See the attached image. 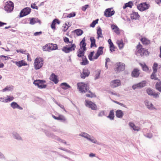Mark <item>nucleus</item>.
<instances>
[{"instance_id":"34","label":"nucleus","mask_w":161,"mask_h":161,"mask_svg":"<svg viewBox=\"0 0 161 161\" xmlns=\"http://www.w3.org/2000/svg\"><path fill=\"white\" fill-rule=\"evenodd\" d=\"M82 62L80 63L81 65H85L88 64V61L85 56L82 57Z\"/></svg>"},{"instance_id":"25","label":"nucleus","mask_w":161,"mask_h":161,"mask_svg":"<svg viewBox=\"0 0 161 161\" xmlns=\"http://www.w3.org/2000/svg\"><path fill=\"white\" fill-rule=\"evenodd\" d=\"M140 17L137 12L133 11L132 13L130 14V17L132 19L136 20L138 19Z\"/></svg>"},{"instance_id":"53","label":"nucleus","mask_w":161,"mask_h":161,"mask_svg":"<svg viewBox=\"0 0 161 161\" xmlns=\"http://www.w3.org/2000/svg\"><path fill=\"white\" fill-rule=\"evenodd\" d=\"M9 58L7 56L4 55H1L0 56V59L2 60H8Z\"/></svg>"},{"instance_id":"40","label":"nucleus","mask_w":161,"mask_h":161,"mask_svg":"<svg viewBox=\"0 0 161 161\" xmlns=\"http://www.w3.org/2000/svg\"><path fill=\"white\" fill-rule=\"evenodd\" d=\"M73 32L76 33L77 36L81 35L83 33V31L80 29L75 30L73 31Z\"/></svg>"},{"instance_id":"55","label":"nucleus","mask_w":161,"mask_h":161,"mask_svg":"<svg viewBox=\"0 0 161 161\" xmlns=\"http://www.w3.org/2000/svg\"><path fill=\"white\" fill-rule=\"evenodd\" d=\"M76 14L74 12H72L67 14L66 17L67 18H71L74 17L75 16Z\"/></svg>"},{"instance_id":"46","label":"nucleus","mask_w":161,"mask_h":161,"mask_svg":"<svg viewBox=\"0 0 161 161\" xmlns=\"http://www.w3.org/2000/svg\"><path fill=\"white\" fill-rule=\"evenodd\" d=\"M51 51L54 50L58 49L57 45L56 44L50 43Z\"/></svg>"},{"instance_id":"61","label":"nucleus","mask_w":161,"mask_h":161,"mask_svg":"<svg viewBox=\"0 0 161 161\" xmlns=\"http://www.w3.org/2000/svg\"><path fill=\"white\" fill-rule=\"evenodd\" d=\"M55 103H56V104L57 105H58L61 108L64 109V111H66V110H65V109L64 108V107L63 105H62L58 103L57 102H55Z\"/></svg>"},{"instance_id":"49","label":"nucleus","mask_w":161,"mask_h":161,"mask_svg":"<svg viewBox=\"0 0 161 161\" xmlns=\"http://www.w3.org/2000/svg\"><path fill=\"white\" fill-rule=\"evenodd\" d=\"M103 47H98L97 53L99 54L100 55H101L103 53Z\"/></svg>"},{"instance_id":"14","label":"nucleus","mask_w":161,"mask_h":161,"mask_svg":"<svg viewBox=\"0 0 161 161\" xmlns=\"http://www.w3.org/2000/svg\"><path fill=\"white\" fill-rule=\"evenodd\" d=\"M144 103L145 105L149 109L151 110H157V109L154 107L152 103L149 101L146 100L144 101Z\"/></svg>"},{"instance_id":"6","label":"nucleus","mask_w":161,"mask_h":161,"mask_svg":"<svg viewBox=\"0 0 161 161\" xmlns=\"http://www.w3.org/2000/svg\"><path fill=\"white\" fill-rule=\"evenodd\" d=\"M76 48V45L75 44H69L64 47L62 50L66 53H69L70 52L74 51Z\"/></svg>"},{"instance_id":"38","label":"nucleus","mask_w":161,"mask_h":161,"mask_svg":"<svg viewBox=\"0 0 161 161\" xmlns=\"http://www.w3.org/2000/svg\"><path fill=\"white\" fill-rule=\"evenodd\" d=\"M42 49L45 51H48L49 52L51 51L50 43L47 44L43 46L42 48Z\"/></svg>"},{"instance_id":"4","label":"nucleus","mask_w":161,"mask_h":161,"mask_svg":"<svg viewBox=\"0 0 161 161\" xmlns=\"http://www.w3.org/2000/svg\"><path fill=\"white\" fill-rule=\"evenodd\" d=\"M148 51L142 48V46L140 44L138 45L137 46L136 50L135 53L137 56H142L144 55H147L148 54Z\"/></svg>"},{"instance_id":"32","label":"nucleus","mask_w":161,"mask_h":161,"mask_svg":"<svg viewBox=\"0 0 161 161\" xmlns=\"http://www.w3.org/2000/svg\"><path fill=\"white\" fill-rule=\"evenodd\" d=\"M37 22L40 24L41 21L37 18H32L30 20V24L31 25H34Z\"/></svg>"},{"instance_id":"15","label":"nucleus","mask_w":161,"mask_h":161,"mask_svg":"<svg viewBox=\"0 0 161 161\" xmlns=\"http://www.w3.org/2000/svg\"><path fill=\"white\" fill-rule=\"evenodd\" d=\"M146 83V81H143L139 83L134 85L132 86V88L135 90L136 88H141L145 86Z\"/></svg>"},{"instance_id":"42","label":"nucleus","mask_w":161,"mask_h":161,"mask_svg":"<svg viewBox=\"0 0 161 161\" xmlns=\"http://www.w3.org/2000/svg\"><path fill=\"white\" fill-rule=\"evenodd\" d=\"M139 64L142 67L143 71H147L148 70V68L145 63H139Z\"/></svg>"},{"instance_id":"37","label":"nucleus","mask_w":161,"mask_h":161,"mask_svg":"<svg viewBox=\"0 0 161 161\" xmlns=\"http://www.w3.org/2000/svg\"><path fill=\"white\" fill-rule=\"evenodd\" d=\"M97 38L98 39L99 38L103 37V36L102 34V30L100 27H99L97 31Z\"/></svg>"},{"instance_id":"26","label":"nucleus","mask_w":161,"mask_h":161,"mask_svg":"<svg viewBox=\"0 0 161 161\" xmlns=\"http://www.w3.org/2000/svg\"><path fill=\"white\" fill-rule=\"evenodd\" d=\"M86 51H84L83 50V49L80 48L77 52V56L79 58H82L84 56H84V54Z\"/></svg>"},{"instance_id":"44","label":"nucleus","mask_w":161,"mask_h":161,"mask_svg":"<svg viewBox=\"0 0 161 161\" xmlns=\"http://www.w3.org/2000/svg\"><path fill=\"white\" fill-rule=\"evenodd\" d=\"M156 88L161 92V81L158 82L156 84Z\"/></svg>"},{"instance_id":"60","label":"nucleus","mask_w":161,"mask_h":161,"mask_svg":"<svg viewBox=\"0 0 161 161\" xmlns=\"http://www.w3.org/2000/svg\"><path fill=\"white\" fill-rule=\"evenodd\" d=\"M104 115V111H100L98 114L99 117H102Z\"/></svg>"},{"instance_id":"36","label":"nucleus","mask_w":161,"mask_h":161,"mask_svg":"<svg viewBox=\"0 0 161 161\" xmlns=\"http://www.w3.org/2000/svg\"><path fill=\"white\" fill-rule=\"evenodd\" d=\"M133 5V3L132 1H129L127 3L125 4V5L123 7V8L125 9L127 7H130L131 8L132 6Z\"/></svg>"},{"instance_id":"22","label":"nucleus","mask_w":161,"mask_h":161,"mask_svg":"<svg viewBox=\"0 0 161 161\" xmlns=\"http://www.w3.org/2000/svg\"><path fill=\"white\" fill-rule=\"evenodd\" d=\"M14 63L19 67L27 65V63L23 60L17 62H14Z\"/></svg>"},{"instance_id":"7","label":"nucleus","mask_w":161,"mask_h":161,"mask_svg":"<svg viewBox=\"0 0 161 161\" xmlns=\"http://www.w3.org/2000/svg\"><path fill=\"white\" fill-rule=\"evenodd\" d=\"M46 82V81L40 80H37L34 81L33 84L37 86L39 88H45L46 87L47 85L44 84Z\"/></svg>"},{"instance_id":"48","label":"nucleus","mask_w":161,"mask_h":161,"mask_svg":"<svg viewBox=\"0 0 161 161\" xmlns=\"http://www.w3.org/2000/svg\"><path fill=\"white\" fill-rule=\"evenodd\" d=\"M57 120H60L62 122H64L66 121V119L65 117L63 115H60L58 117Z\"/></svg>"},{"instance_id":"20","label":"nucleus","mask_w":161,"mask_h":161,"mask_svg":"<svg viewBox=\"0 0 161 161\" xmlns=\"http://www.w3.org/2000/svg\"><path fill=\"white\" fill-rule=\"evenodd\" d=\"M50 79L56 84H57L58 82V80L57 75L54 73H52L50 77Z\"/></svg>"},{"instance_id":"8","label":"nucleus","mask_w":161,"mask_h":161,"mask_svg":"<svg viewBox=\"0 0 161 161\" xmlns=\"http://www.w3.org/2000/svg\"><path fill=\"white\" fill-rule=\"evenodd\" d=\"M125 65L124 64L121 62H118L115 65V70L117 73L123 71L125 69Z\"/></svg>"},{"instance_id":"41","label":"nucleus","mask_w":161,"mask_h":161,"mask_svg":"<svg viewBox=\"0 0 161 161\" xmlns=\"http://www.w3.org/2000/svg\"><path fill=\"white\" fill-rule=\"evenodd\" d=\"M114 111L113 110H110L108 115L107 117L109 118L110 120H113L114 119Z\"/></svg>"},{"instance_id":"29","label":"nucleus","mask_w":161,"mask_h":161,"mask_svg":"<svg viewBox=\"0 0 161 161\" xmlns=\"http://www.w3.org/2000/svg\"><path fill=\"white\" fill-rule=\"evenodd\" d=\"M56 23L59 24L60 23V22L58 19H55L53 20L51 25V28L53 30H55L56 29L55 25Z\"/></svg>"},{"instance_id":"16","label":"nucleus","mask_w":161,"mask_h":161,"mask_svg":"<svg viewBox=\"0 0 161 161\" xmlns=\"http://www.w3.org/2000/svg\"><path fill=\"white\" fill-rule=\"evenodd\" d=\"M121 85L120 81L119 80H115L112 81L110 83L111 87L112 88L117 87Z\"/></svg>"},{"instance_id":"45","label":"nucleus","mask_w":161,"mask_h":161,"mask_svg":"<svg viewBox=\"0 0 161 161\" xmlns=\"http://www.w3.org/2000/svg\"><path fill=\"white\" fill-rule=\"evenodd\" d=\"M13 90V86H7L4 89H3L2 92H5L6 91H11Z\"/></svg>"},{"instance_id":"1","label":"nucleus","mask_w":161,"mask_h":161,"mask_svg":"<svg viewBox=\"0 0 161 161\" xmlns=\"http://www.w3.org/2000/svg\"><path fill=\"white\" fill-rule=\"evenodd\" d=\"M44 60L42 58L37 57L36 58L34 63L35 69L36 70L41 69L43 66L44 63Z\"/></svg>"},{"instance_id":"2","label":"nucleus","mask_w":161,"mask_h":161,"mask_svg":"<svg viewBox=\"0 0 161 161\" xmlns=\"http://www.w3.org/2000/svg\"><path fill=\"white\" fill-rule=\"evenodd\" d=\"M78 88L80 92L84 93L86 92L89 89V87L87 84L83 82L78 83L77 84Z\"/></svg>"},{"instance_id":"12","label":"nucleus","mask_w":161,"mask_h":161,"mask_svg":"<svg viewBox=\"0 0 161 161\" xmlns=\"http://www.w3.org/2000/svg\"><path fill=\"white\" fill-rule=\"evenodd\" d=\"M31 9L30 8L26 7L23 9L20 12L19 16L22 17L29 14L31 12Z\"/></svg>"},{"instance_id":"13","label":"nucleus","mask_w":161,"mask_h":161,"mask_svg":"<svg viewBox=\"0 0 161 161\" xmlns=\"http://www.w3.org/2000/svg\"><path fill=\"white\" fill-rule=\"evenodd\" d=\"M115 13L114 10L112 8L106 9L104 12V15L106 17H109L113 15Z\"/></svg>"},{"instance_id":"10","label":"nucleus","mask_w":161,"mask_h":161,"mask_svg":"<svg viewBox=\"0 0 161 161\" xmlns=\"http://www.w3.org/2000/svg\"><path fill=\"white\" fill-rule=\"evenodd\" d=\"M149 5L146 3H143L137 6V8L141 11H145L149 8Z\"/></svg>"},{"instance_id":"27","label":"nucleus","mask_w":161,"mask_h":161,"mask_svg":"<svg viewBox=\"0 0 161 161\" xmlns=\"http://www.w3.org/2000/svg\"><path fill=\"white\" fill-rule=\"evenodd\" d=\"M139 70L137 69H135L132 72L131 75L133 77L137 78L139 75Z\"/></svg>"},{"instance_id":"64","label":"nucleus","mask_w":161,"mask_h":161,"mask_svg":"<svg viewBox=\"0 0 161 161\" xmlns=\"http://www.w3.org/2000/svg\"><path fill=\"white\" fill-rule=\"evenodd\" d=\"M108 43L109 44L110 47H112L113 46H114V44L110 39H109L108 40Z\"/></svg>"},{"instance_id":"3","label":"nucleus","mask_w":161,"mask_h":161,"mask_svg":"<svg viewBox=\"0 0 161 161\" xmlns=\"http://www.w3.org/2000/svg\"><path fill=\"white\" fill-rule=\"evenodd\" d=\"M43 131L45 133L46 135L48 137L54 139L65 144H66V142L65 140H62L59 138L58 136L54 135L51 132L46 130H44Z\"/></svg>"},{"instance_id":"58","label":"nucleus","mask_w":161,"mask_h":161,"mask_svg":"<svg viewBox=\"0 0 161 161\" xmlns=\"http://www.w3.org/2000/svg\"><path fill=\"white\" fill-rule=\"evenodd\" d=\"M93 54H94L93 51L91 52L89 54V55L88 56L89 59L90 61H92L93 60V58H92V57H93Z\"/></svg>"},{"instance_id":"50","label":"nucleus","mask_w":161,"mask_h":161,"mask_svg":"<svg viewBox=\"0 0 161 161\" xmlns=\"http://www.w3.org/2000/svg\"><path fill=\"white\" fill-rule=\"evenodd\" d=\"M98 20V19H97L93 21L92 23L90 25V27H94L95 25L97 23Z\"/></svg>"},{"instance_id":"39","label":"nucleus","mask_w":161,"mask_h":161,"mask_svg":"<svg viewBox=\"0 0 161 161\" xmlns=\"http://www.w3.org/2000/svg\"><path fill=\"white\" fill-rule=\"evenodd\" d=\"M90 41L91 42V47H96V45L95 43V40L93 37H91L90 38Z\"/></svg>"},{"instance_id":"28","label":"nucleus","mask_w":161,"mask_h":161,"mask_svg":"<svg viewBox=\"0 0 161 161\" xmlns=\"http://www.w3.org/2000/svg\"><path fill=\"white\" fill-rule=\"evenodd\" d=\"M111 27L112 30H114V32L117 35H119L120 34L119 28L116 25H112Z\"/></svg>"},{"instance_id":"17","label":"nucleus","mask_w":161,"mask_h":161,"mask_svg":"<svg viewBox=\"0 0 161 161\" xmlns=\"http://www.w3.org/2000/svg\"><path fill=\"white\" fill-rule=\"evenodd\" d=\"M90 74L89 71L87 69H83V71L81 72V77L84 79L86 77H88Z\"/></svg>"},{"instance_id":"59","label":"nucleus","mask_w":161,"mask_h":161,"mask_svg":"<svg viewBox=\"0 0 161 161\" xmlns=\"http://www.w3.org/2000/svg\"><path fill=\"white\" fill-rule=\"evenodd\" d=\"M159 94H160V93L158 92H157V93H155L154 92L152 96H153V97H154V98H158L159 97Z\"/></svg>"},{"instance_id":"31","label":"nucleus","mask_w":161,"mask_h":161,"mask_svg":"<svg viewBox=\"0 0 161 161\" xmlns=\"http://www.w3.org/2000/svg\"><path fill=\"white\" fill-rule=\"evenodd\" d=\"M60 86L64 90H67L68 88H71V86L66 82L61 83L60 85Z\"/></svg>"},{"instance_id":"63","label":"nucleus","mask_w":161,"mask_h":161,"mask_svg":"<svg viewBox=\"0 0 161 161\" xmlns=\"http://www.w3.org/2000/svg\"><path fill=\"white\" fill-rule=\"evenodd\" d=\"M25 51H26V50H24L23 49H20L16 50V52L17 53L20 52L22 53H24V54L25 53Z\"/></svg>"},{"instance_id":"56","label":"nucleus","mask_w":161,"mask_h":161,"mask_svg":"<svg viewBox=\"0 0 161 161\" xmlns=\"http://www.w3.org/2000/svg\"><path fill=\"white\" fill-rule=\"evenodd\" d=\"M158 66V64L156 63H154L153 67V71L154 72H157V67Z\"/></svg>"},{"instance_id":"43","label":"nucleus","mask_w":161,"mask_h":161,"mask_svg":"<svg viewBox=\"0 0 161 161\" xmlns=\"http://www.w3.org/2000/svg\"><path fill=\"white\" fill-rule=\"evenodd\" d=\"M141 41L144 45H148L150 43V41L146 38H142L141 39Z\"/></svg>"},{"instance_id":"54","label":"nucleus","mask_w":161,"mask_h":161,"mask_svg":"<svg viewBox=\"0 0 161 161\" xmlns=\"http://www.w3.org/2000/svg\"><path fill=\"white\" fill-rule=\"evenodd\" d=\"M96 74L95 75V79H98L99 76H100V70H97L96 71Z\"/></svg>"},{"instance_id":"24","label":"nucleus","mask_w":161,"mask_h":161,"mask_svg":"<svg viewBox=\"0 0 161 161\" xmlns=\"http://www.w3.org/2000/svg\"><path fill=\"white\" fill-rule=\"evenodd\" d=\"M10 105V106L14 109L17 108L21 110L23 109V108L20 106L17 103L15 102H12L11 103Z\"/></svg>"},{"instance_id":"11","label":"nucleus","mask_w":161,"mask_h":161,"mask_svg":"<svg viewBox=\"0 0 161 161\" xmlns=\"http://www.w3.org/2000/svg\"><path fill=\"white\" fill-rule=\"evenodd\" d=\"M85 104L86 107L91 108L92 110H95L97 109V108L96 104L91 101L86 100Z\"/></svg>"},{"instance_id":"62","label":"nucleus","mask_w":161,"mask_h":161,"mask_svg":"<svg viewBox=\"0 0 161 161\" xmlns=\"http://www.w3.org/2000/svg\"><path fill=\"white\" fill-rule=\"evenodd\" d=\"M89 5H86L82 7V10L83 11H85L86 9L88 8V7Z\"/></svg>"},{"instance_id":"19","label":"nucleus","mask_w":161,"mask_h":161,"mask_svg":"<svg viewBox=\"0 0 161 161\" xmlns=\"http://www.w3.org/2000/svg\"><path fill=\"white\" fill-rule=\"evenodd\" d=\"M86 39L85 37H84L80 43V48L83 49L84 51H86L87 49L86 47V43L85 42Z\"/></svg>"},{"instance_id":"52","label":"nucleus","mask_w":161,"mask_h":161,"mask_svg":"<svg viewBox=\"0 0 161 161\" xmlns=\"http://www.w3.org/2000/svg\"><path fill=\"white\" fill-rule=\"evenodd\" d=\"M147 92L148 95L152 96L154 92L152 89L150 88H148L147 90Z\"/></svg>"},{"instance_id":"21","label":"nucleus","mask_w":161,"mask_h":161,"mask_svg":"<svg viewBox=\"0 0 161 161\" xmlns=\"http://www.w3.org/2000/svg\"><path fill=\"white\" fill-rule=\"evenodd\" d=\"M12 136L13 138L18 141H23L21 136L18 133L14 132L12 133Z\"/></svg>"},{"instance_id":"57","label":"nucleus","mask_w":161,"mask_h":161,"mask_svg":"<svg viewBox=\"0 0 161 161\" xmlns=\"http://www.w3.org/2000/svg\"><path fill=\"white\" fill-rule=\"evenodd\" d=\"M86 96L87 97H93L95 96V95L92 92H89V93H87L86 94Z\"/></svg>"},{"instance_id":"23","label":"nucleus","mask_w":161,"mask_h":161,"mask_svg":"<svg viewBox=\"0 0 161 161\" xmlns=\"http://www.w3.org/2000/svg\"><path fill=\"white\" fill-rule=\"evenodd\" d=\"M129 125L130 127L134 131H138L140 130L141 129L140 127L136 126L132 122H129Z\"/></svg>"},{"instance_id":"30","label":"nucleus","mask_w":161,"mask_h":161,"mask_svg":"<svg viewBox=\"0 0 161 161\" xmlns=\"http://www.w3.org/2000/svg\"><path fill=\"white\" fill-rule=\"evenodd\" d=\"M115 115L117 118H122L124 115V114L122 110L119 109L116 111Z\"/></svg>"},{"instance_id":"18","label":"nucleus","mask_w":161,"mask_h":161,"mask_svg":"<svg viewBox=\"0 0 161 161\" xmlns=\"http://www.w3.org/2000/svg\"><path fill=\"white\" fill-rule=\"evenodd\" d=\"M144 136L146 137L149 139L151 138L153 136L152 134L149 132L148 129H144L143 130Z\"/></svg>"},{"instance_id":"35","label":"nucleus","mask_w":161,"mask_h":161,"mask_svg":"<svg viewBox=\"0 0 161 161\" xmlns=\"http://www.w3.org/2000/svg\"><path fill=\"white\" fill-rule=\"evenodd\" d=\"M69 24V22L65 23V24H64L62 28V31L64 32L66 31L70 26H68Z\"/></svg>"},{"instance_id":"51","label":"nucleus","mask_w":161,"mask_h":161,"mask_svg":"<svg viewBox=\"0 0 161 161\" xmlns=\"http://www.w3.org/2000/svg\"><path fill=\"white\" fill-rule=\"evenodd\" d=\"M157 72H154V71H153V73L151 76V78L152 79H154L155 80H158V78L156 77V75L155 74Z\"/></svg>"},{"instance_id":"9","label":"nucleus","mask_w":161,"mask_h":161,"mask_svg":"<svg viewBox=\"0 0 161 161\" xmlns=\"http://www.w3.org/2000/svg\"><path fill=\"white\" fill-rule=\"evenodd\" d=\"M7 3V4L4 7V9L8 13L11 12L14 9V3L10 1H8Z\"/></svg>"},{"instance_id":"5","label":"nucleus","mask_w":161,"mask_h":161,"mask_svg":"<svg viewBox=\"0 0 161 161\" xmlns=\"http://www.w3.org/2000/svg\"><path fill=\"white\" fill-rule=\"evenodd\" d=\"M79 135V136L86 139L87 140L90 141L93 143L97 144V140L93 136H91L90 135L86 132H81Z\"/></svg>"},{"instance_id":"47","label":"nucleus","mask_w":161,"mask_h":161,"mask_svg":"<svg viewBox=\"0 0 161 161\" xmlns=\"http://www.w3.org/2000/svg\"><path fill=\"white\" fill-rule=\"evenodd\" d=\"M14 99V97L13 96H7V97L5 98V101L6 103H9L11 101L13 100Z\"/></svg>"},{"instance_id":"33","label":"nucleus","mask_w":161,"mask_h":161,"mask_svg":"<svg viewBox=\"0 0 161 161\" xmlns=\"http://www.w3.org/2000/svg\"><path fill=\"white\" fill-rule=\"evenodd\" d=\"M116 42L119 49H121L124 46V44L122 40H117Z\"/></svg>"}]
</instances>
